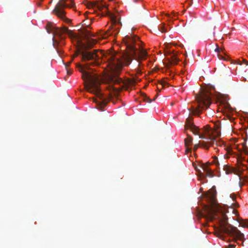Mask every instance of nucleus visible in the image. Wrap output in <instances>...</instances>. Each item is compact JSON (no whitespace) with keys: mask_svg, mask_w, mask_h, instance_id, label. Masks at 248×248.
Returning <instances> with one entry per match:
<instances>
[{"mask_svg":"<svg viewBox=\"0 0 248 248\" xmlns=\"http://www.w3.org/2000/svg\"><path fill=\"white\" fill-rule=\"evenodd\" d=\"M235 245L233 244H229L226 248H235Z\"/></svg>","mask_w":248,"mask_h":248,"instance_id":"4be33fe9","label":"nucleus"},{"mask_svg":"<svg viewBox=\"0 0 248 248\" xmlns=\"http://www.w3.org/2000/svg\"><path fill=\"white\" fill-rule=\"evenodd\" d=\"M209 217L211 220L218 218L220 232L234 236L233 240L234 242H236L237 240H239L243 242L242 245H243L245 240L244 234L236 227L228 223L227 216L225 214L221 213L220 216L218 217L216 213H211Z\"/></svg>","mask_w":248,"mask_h":248,"instance_id":"7ed1b4c3","label":"nucleus"},{"mask_svg":"<svg viewBox=\"0 0 248 248\" xmlns=\"http://www.w3.org/2000/svg\"><path fill=\"white\" fill-rule=\"evenodd\" d=\"M212 164H215L216 166H218L219 165V162L218 161V159L217 157H214L213 158V160L211 162Z\"/></svg>","mask_w":248,"mask_h":248,"instance_id":"a211bd4d","label":"nucleus"},{"mask_svg":"<svg viewBox=\"0 0 248 248\" xmlns=\"http://www.w3.org/2000/svg\"><path fill=\"white\" fill-rule=\"evenodd\" d=\"M136 1H137V0H135Z\"/></svg>","mask_w":248,"mask_h":248,"instance_id":"473e14b6","label":"nucleus"},{"mask_svg":"<svg viewBox=\"0 0 248 248\" xmlns=\"http://www.w3.org/2000/svg\"><path fill=\"white\" fill-rule=\"evenodd\" d=\"M243 62H244V63H245L246 65H248V62L246 60H245V59H243Z\"/></svg>","mask_w":248,"mask_h":248,"instance_id":"bb28decb","label":"nucleus"},{"mask_svg":"<svg viewBox=\"0 0 248 248\" xmlns=\"http://www.w3.org/2000/svg\"><path fill=\"white\" fill-rule=\"evenodd\" d=\"M157 29L159 31H160L162 32H167L168 30L166 28L164 24H161L158 27Z\"/></svg>","mask_w":248,"mask_h":248,"instance_id":"f3484780","label":"nucleus"},{"mask_svg":"<svg viewBox=\"0 0 248 248\" xmlns=\"http://www.w3.org/2000/svg\"><path fill=\"white\" fill-rule=\"evenodd\" d=\"M227 153L228 154L231 155L232 152V151L231 149H228L227 150Z\"/></svg>","mask_w":248,"mask_h":248,"instance_id":"b1692460","label":"nucleus"},{"mask_svg":"<svg viewBox=\"0 0 248 248\" xmlns=\"http://www.w3.org/2000/svg\"><path fill=\"white\" fill-rule=\"evenodd\" d=\"M237 64H239V65H241L242 64V62L240 61L239 60L238 61Z\"/></svg>","mask_w":248,"mask_h":248,"instance_id":"7c9ffc66","label":"nucleus"},{"mask_svg":"<svg viewBox=\"0 0 248 248\" xmlns=\"http://www.w3.org/2000/svg\"><path fill=\"white\" fill-rule=\"evenodd\" d=\"M217 56H218L219 59L225 60L224 57L222 55H221L220 53H218Z\"/></svg>","mask_w":248,"mask_h":248,"instance_id":"412c9836","label":"nucleus"},{"mask_svg":"<svg viewBox=\"0 0 248 248\" xmlns=\"http://www.w3.org/2000/svg\"><path fill=\"white\" fill-rule=\"evenodd\" d=\"M215 51L217 52V54L220 53V51H222L223 52V50L220 49L218 46L215 49Z\"/></svg>","mask_w":248,"mask_h":248,"instance_id":"aec40b11","label":"nucleus"},{"mask_svg":"<svg viewBox=\"0 0 248 248\" xmlns=\"http://www.w3.org/2000/svg\"><path fill=\"white\" fill-rule=\"evenodd\" d=\"M223 170L225 171L226 174H230L233 172V169L227 165H223Z\"/></svg>","mask_w":248,"mask_h":248,"instance_id":"4468645a","label":"nucleus"},{"mask_svg":"<svg viewBox=\"0 0 248 248\" xmlns=\"http://www.w3.org/2000/svg\"><path fill=\"white\" fill-rule=\"evenodd\" d=\"M139 37L135 35H126L123 38V42L126 48L129 50V55L123 56V60L115 55H111L108 59V65L112 73L110 80L115 83H119L120 79L118 78L124 65H128L133 58L138 61L145 60L147 57V52L144 49H137L134 45Z\"/></svg>","mask_w":248,"mask_h":248,"instance_id":"f03ea898","label":"nucleus"},{"mask_svg":"<svg viewBox=\"0 0 248 248\" xmlns=\"http://www.w3.org/2000/svg\"><path fill=\"white\" fill-rule=\"evenodd\" d=\"M178 61V59L177 58V57L174 55H172L170 57V62L172 64H177V62Z\"/></svg>","mask_w":248,"mask_h":248,"instance_id":"dca6fc26","label":"nucleus"},{"mask_svg":"<svg viewBox=\"0 0 248 248\" xmlns=\"http://www.w3.org/2000/svg\"><path fill=\"white\" fill-rule=\"evenodd\" d=\"M216 196V192L210 190L203 194V199L211 204L214 205L217 202Z\"/></svg>","mask_w":248,"mask_h":248,"instance_id":"1a4fd4ad","label":"nucleus"},{"mask_svg":"<svg viewBox=\"0 0 248 248\" xmlns=\"http://www.w3.org/2000/svg\"><path fill=\"white\" fill-rule=\"evenodd\" d=\"M66 70H67V74H69V75L71 74L72 71L70 70H69L67 68L66 69Z\"/></svg>","mask_w":248,"mask_h":248,"instance_id":"cd10ccee","label":"nucleus"},{"mask_svg":"<svg viewBox=\"0 0 248 248\" xmlns=\"http://www.w3.org/2000/svg\"><path fill=\"white\" fill-rule=\"evenodd\" d=\"M171 15H172V17H171V15L169 14H166V16H167L169 18H170V20H171V18H172L173 17H175L176 16V15H177V13L172 12L171 13Z\"/></svg>","mask_w":248,"mask_h":248,"instance_id":"6ab92c4d","label":"nucleus"},{"mask_svg":"<svg viewBox=\"0 0 248 248\" xmlns=\"http://www.w3.org/2000/svg\"><path fill=\"white\" fill-rule=\"evenodd\" d=\"M74 5L73 0H60L54 9L53 13L65 22L70 23L71 20L66 17L64 9L67 7L72 8Z\"/></svg>","mask_w":248,"mask_h":248,"instance_id":"423d86ee","label":"nucleus"},{"mask_svg":"<svg viewBox=\"0 0 248 248\" xmlns=\"http://www.w3.org/2000/svg\"><path fill=\"white\" fill-rule=\"evenodd\" d=\"M196 100L197 107H192L189 109V111L194 115H199L202 110L206 109L209 107L211 103V93L207 90H202L197 95Z\"/></svg>","mask_w":248,"mask_h":248,"instance_id":"39448f33","label":"nucleus"},{"mask_svg":"<svg viewBox=\"0 0 248 248\" xmlns=\"http://www.w3.org/2000/svg\"><path fill=\"white\" fill-rule=\"evenodd\" d=\"M142 100H143V101L144 102H147L148 103H151L153 100H155V98L157 97V95H156L155 97L152 100L149 97H148L146 94L145 93H142Z\"/></svg>","mask_w":248,"mask_h":248,"instance_id":"ddd939ff","label":"nucleus"},{"mask_svg":"<svg viewBox=\"0 0 248 248\" xmlns=\"http://www.w3.org/2000/svg\"><path fill=\"white\" fill-rule=\"evenodd\" d=\"M238 206H239V205L237 203H235L234 205V207H238Z\"/></svg>","mask_w":248,"mask_h":248,"instance_id":"c756f323","label":"nucleus"},{"mask_svg":"<svg viewBox=\"0 0 248 248\" xmlns=\"http://www.w3.org/2000/svg\"><path fill=\"white\" fill-rule=\"evenodd\" d=\"M84 35L85 36H87L88 35H90V32L89 31H86L84 33Z\"/></svg>","mask_w":248,"mask_h":248,"instance_id":"a878e982","label":"nucleus"},{"mask_svg":"<svg viewBox=\"0 0 248 248\" xmlns=\"http://www.w3.org/2000/svg\"><path fill=\"white\" fill-rule=\"evenodd\" d=\"M167 84L166 81H163L161 82V84L163 86H164L165 84Z\"/></svg>","mask_w":248,"mask_h":248,"instance_id":"c85d7f7f","label":"nucleus"},{"mask_svg":"<svg viewBox=\"0 0 248 248\" xmlns=\"http://www.w3.org/2000/svg\"><path fill=\"white\" fill-rule=\"evenodd\" d=\"M230 197L232 199V200L233 201H234V200H235V198H236L235 196L234 195H233V194H231V195H230Z\"/></svg>","mask_w":248,"mask_h":248,"instance_id":"393cba45","label":"nucleus"},{"mask_svg":"<svg viewBox=\"0 0 248 248\" xmlns=\"http://www.w3.org/2000/svg\"><path fill=\"white\" fill-rule=\"evenodd\" d=\"M55 35L61 36L63 34H67L75 38L76 41V47L77 51L73 56L74 58L77 57L79 54L82 55L81 60L82 62H86L89 61H92L91 62H88L82 66L80 64H78L77 66L79 67V71L82 73V78L86 82L85 87L86 90L90 93L95 94L100 98V101L94 100L96 103L97 108L101 111L104 110V107L107 105L108 101L106 99L103 98L100 92L99 85L100 81L98 76L96 74H93L90 72H87L85 69H89L90 65H95L99 64L97 61L99 59V56L97 54V50H95L93 52L87 51L88 49L92 48L97 42V41L93 39H88L86 44L83 43L79 39L77 38L72 31L69 30L68 28L63 27L62 28H57L54 31Z\"/></svg>","mask_w":248,"mask_h":248,"instance_id":"f257e3e1","label":"nucleus"},{"mask_svg":"<svg viewBox=\"0 0 248 248\" xmlns=\"http://www.w3.org/2000/svg\"><path fill=\"white\" fill-rule=\"evenodd\" d=\"M73 59H72V60L68 62H67L65 64V67L67 69V67L70 65V63H71L72 61H73Z\"/></svg>","mask_w":248,"mask_h":248,"instance_id":"5701e85b","label":"nucleus"},{"mask_svg":"<svg viewBox=\"0 0 248 248\" xmlns=\"http://www.w3.org/2000/svg\"><path fill=\"white\" fill-rule=\"evenodd\" d=\"M239 224L244 228H248V219H241L239 221Z\"/></svg>","mask_w":248,"mask_h":248,"instance_id":"2eb2a0df","label":"nucleus"},{"mask_svg":"<svg viewBox=\"0 0 248 248\" xmlns=\"http://www.w3.org/2000/svg\"><path fill=\"white\" fill-rule=\"evenodd\" d=\"M85 5L87 6V8L90 9L91 8L94 9L95 10L96 9L99 11H102L104 9H105V12L107 11V7L106 5L102 3L98 2L97 1H93V2L89 1L86 0Z\"/></svg>","mask_w":248,"mask_h":248,"instance_id":"6e6552de","label":"nucleus"},{"mask_svg":"<svg viewBox=\"0 0 248 248\" xmlns=\"http://www.w3.org/2000/svg\"><path fill=\"white\" fill-rule=\"evenodd\" d=\"M193 0H191L190 2H189V3L188 4L189 6H190L192 5V1Z\"/></svg>","mask_w":248,"mask_h":248,"instance_id":"2f4dec72","label":"nucleus"},{"mask_svg":"<svg viewBox=\"0 0 248 248\" xmlns=\"http://www.w3.org/2000/svg\"><path fill=\"white\" fill-rule=\"evenodd\" d=\"M192 138L189 135H187V137L185 140V145L186 147V151L189 152L191 151V148H188V146L191 145L192 142Z\"/></svg>","mask_w":248,"mask_h":248,"instance_id":"9d476101","label":"nucleus"},{"mask_svg":"<svg viewBox=\"0 0 248 248\" xmlns=\"http://www.w3.org/2000/svg\"><path fill=\"white\" fill-rule=\"evenodd\" d=\"M185 128L186 129H189L194 135H198L200 139L210 140L213 139V138L211 136L209 137V138H205V136L202 134V128L200 129L198 127L195 126L190 119H186Z\"/></svg>","mask_w":248,"mask_h":248,"instance_id":"0eeeda50","label":"nucleus"},{"mask_svg":"<svg viewBox=\"0 0 248 248\" xmlns=\"http://www.w3.org/2000/svg\"><path fill=\"white\" fill-rule=\"evenodd\" d=\"M202 167L203 170L206 172L207 175L209 176H212V170L209 168L207 165L202 164Z\"/></svg>","mask_w":248,"mask_h":248,"instance_id":"f8f14e48","label":"nucleus"},{"mask_svg":"<svg viewBox=\"0 0 248 248\" xmlns=\"http://www.w3.org/2000/svg\"><path fill=\"white\" fill-rule=\"evenodd\" d=\"M215 126H216V128L214 129L210 127L208 125H206L202 128V134L205 136V138H209L211 136V137L213 138V139L211 140L205 139V140L202 142L199 141L198 144H195L193 148L194 152H195L200 146L208 150L210 146L214 147V145L216 146L218 145V143L217 138L219 137L221 134L219 130L220 125H216Z\"/></svg>","mask_w":248,"mask_h":248,"instance_id":"20e7f679","label":"nucleus"},{"mask_svg":"<svg viewBox=\"0 0 248 248\" xmlns=\"http://www.w3.org/2000/svg\"><path fill=\"white\" fill-rule=\"evenodd\" d=\"M109 16H110V18L113 24H121V23L120 20V18L118 16L112 14H110L109 15Z\"/></svg>","mask_w":248,"mask_h":248,"instance_id":"9b49d317","label":"nucleus"}]
</instances>
